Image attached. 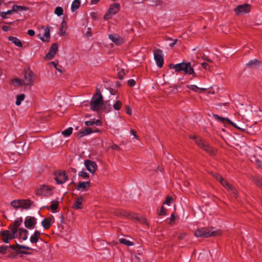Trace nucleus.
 I'll return each mask as SVG.
<instances>
[{
	"label": "nucleus",
	"instance_id": "nucleus-1",
	"mask_svg": "<svg viewBox=\"0 0 262 262\" xmlns=\"http://www.w3.org/2000/svg\"><path fill=\"white\" fill-rule=\"evenodd\" d=\"M168 67L170 69H174L176 72H181L183 71L185 74L192 75L193 78L197 76L193 68L191 67V63L189 62H182L176 64L170 63Z\"/></svg>",
	"mask_w": 262,
	"mask_h": 262
},
{
	"label": "nucleus",
	"instance_id": "nucleus-2",
	"mask_svg": "<svg viewBox=\"0 0 262 262\" xmlns=\"http://www.w3.org/2000/svg\"><path fill=\"white\" fill-rule=\"evenodd\" d=\"M103 104V96L100 91L97 89L96 93L94 94L90 101L91 109L95 112H98L102 108Z\"/></svg>",
	"mask_w": 262,
	"mask_h": 262
},
{
	"label": "nucleus",
	"instance_id": "nucleus-3",
	"mask_svg": "<svg viewBox=\"0 0 262 262\" xmlns=\"http://www.w3.org/2000/svg\"><path fill=\"white\" fill-rule=\"evenodd\" d=\"M222 234L220 230L211 231L208 228L204 227L198 229L194 232V235L198 237H208L210 236H217Z\"/></svg>",
	"mask_w": 262,
	"mask_h": 262
},
{
	"label": "nucleus",
	"instance_id": "nucleus-4",
	"mask_svg": "<svg viewBox=\"0 0 262 262\" xmlns=\"http://www.w3.org/2000/svg\"><path fill=\"white\" fill-rule=\"evenodd\" d=\"M197 145L210 155H214L216 152L215 148L212 147L210 144L202 138H198L195 141Z\"/></svg>",
	"mask_w": 262,
	"mask_h": 262
},
{
	"label": "nucleus",
	"instance_id": "nucleus-5",
	"mask_svg": "<svg viewBox=\"0 0 262 262\" xmlns=\"http://www.w3.org/2000/svg\"><path fill=\"white\" fill-rule=\"evenodd\" d=\"M120 9V5L115 3L110 6L108 9L104 16L105 20H108L112 18L113 15L116 14Z\"/></svg>",
	"mask_w": 262,
	"mask_h": 262
},
{
	"label": "nucleus",
	"instance_id": "nucleus-6",
	"mask_svg": "<svg viewBox=\"0 0 262 262\" xmlns=\"http://www.w3.org/2000/svg\"><path fill=\"white\" fill-rule=\"evenodd\" d=\"M9 247L11 248V249L13 250L14 252L17 255L18 254L30 255L31 254L29 252L21 250V249H25L27 250H32L31 248L26 246L20 245L16 243L15 245H9Z\"/></svg>",
	"mask_w": 262,
	"mask_h": 262
},
{
	"label": "nucleus",
	"instance_id": "nucleus-7",
	"mask_svg": "<svg viewBox=\"0 0 262 262\" xmlns=\"http://www.w3.org/2000/svg\"><path fill=\"white\" fill-rule=\"evenodd\" d=\"M54 180L58 184H62L68 180V176L66 171L55 170L54 172Z\"/></svg>",
	"mask_w": 262,
	"mask_h": 262
},
{
	"label": "nucleus",
	"instance_id": "nucleus-8",
	"mask_svg": "<svg viewBox=\"0 0 262 262\" xmlns=\"http://www.w3.org/2000/svg\"><path fill=\"white\" fill-rule=\"evenodd\" d=\"M34 73L29 68L25 70L24 79L23 80V85H32L33 84Z\"/></svg>",
	"mask_w": 262,
	"mask_h": 262
},
{
	"label": "nucleus",
	"instance_id": "nucleus-9",
	"mask_svg": "<svg viewBox=\"0 0 262 262\" xmlns=\"http://www.w3.org/2000/svg\"><path fill=\"white\" fill-rule=\"evenodd\" d=\"M251 9V5L248 4L238 5L235 9L236 15L248 13Z\"/></svg>",
	"mask_w": 262,
	"mask_h": 262
},
{
	"label": "nucleus",
	"instance_id": "nucleus-10",
	"mask_svg": "<svg viewBox=\"0 0 262 262\" xmlns=\"http://www.w3.org/2000/svg\"><path fill=\"white\" fill-rule=\"evenodd\" d=\"M54 188V187L50 186L48 185H42L40 186V188L37 189L35 190V194L37 195H45L47 196L49 195V192L51 191Z\"/></svg>",
	"mask_w": 262,
	"mask_h": 262
},
{
	"label": "nucleus",
	"instance_id": "nucleus-11",
	"mask_svg": "<svg viewBox=\"0 0 262 262\" xmlns=\"http://www.w3.org/2000/svg\"><path fill=\"white\" fill-rule=\"evenodd\" d=\"M115 215L118 217H124L125 218L132 219L134 218V213L128 212L125 210L121 209H115L114 211Z\"/></svg>",
	"mask_w": 262,
	"mask_h": 262
},
{
	"label": "nucleus",
	"instance_id": "nucleus-12",
	"mask_svg": "<svg viewBox=\"0 0 262 262\" xmlns=\"http://www.w3.org/2000/svg\"><path fill=\"white\" fill-rule=\"evenodd\" d=\"M154 59L156 64L159 68H162L164 64L163 57L162 54V51L159 49H157L154 52Z\"/></svg>",
	"mask_w": 262,
	"mask_h": 262
},
{
	"label": "nucleus",
	"instance_id": "nucleus-13",
	"mask_svg": "<svg viewBox=\"0 0 262 262\" xmlns=\"http://www.w3.org/2000/svg\"><path fill=\"white\" fill-rule=\"evenodd\" d=\"M58 51V44L53 43L50 49L49 52L46 54L45 59L46 60L52 59Z\"/></svg>",
	"mask_w": 262,
	"mask_h": 262
},
{
	"label": "nucleus",
	"instance_id": "nucleus-14",
	"mask_svg": "<svg viewBox=\"0 0 262 262\" xmlns=\"http://www.w3.org/2000/svg\"><path fill=\"white\" fill-rule=\"evenodd\" d=\"M1 239L6 243H9V241L12 239L15 238L13 235L10 233L9 230H5L0 232Z\"/></svg>",
	"mask_w": 262,
	"mask_h": 262
},
{
	"label": "nucleus",
	"instance_id": "nucleus-15",
	"mask_svg": "<svg viewBox=\"0 0 262 262\" xmlns=\"http://www.w3.org/2000/svg\"><path fill=\"white\" fill-rule=\"evenodd\" d=\"M84 165L86 169L92 173H94L97 169L96 163L90 160L84 161Z\"/></svg>",
	"mask_w": 262,
	"mask_h": 262
},
{
	"label": "nucleus",
	"instance_id": "nucleus-16",
	"mask_svg": "<svg viewBox=\"0 0 262 262\" xmlns=\"http://www.w3.org/2000/svg\"><path fill=\"white\" fill-rule=\"evenodd\" d=\"M24 223L26 228L28 229H32L36 224V220L34 217L27 216Z\"/></svg>",
	"mask_w": 262,
	"mask_h": 262
},
{
	"label": "nucleus",
	"instance_id": "nucleus-17",
	"mask_svg": "<svg viewBox=\"0 0 262 262\" xmlns=\"http://www.w3.org/2000/svg\"><path fill=\"white\" fill-rule=\"evenodd\" d=\"M110 39L117 45H119L123 42V39L119 35L117 34H110L109 35Z\"/></svg>",
	"mask_w": 262,
	"mask_h": 262
},
{
	"label": "nucleus",
	"instance_id": "nucleus-18",
	"mask_svg": "<svg viewBox=\"0 0 262 262\" xmlns=\"http://www.w3.org/2000/svg\"><path fill=\"white\" fill-rule=\"evenodd\" d=\"M52 220V219L50 217H46L42 220L41 225L45 229H49L50 228L53 224Z\"/></svg>",
	"mask_w": 262,
	"mask_h": 262
},
{
	"label": "nucleus",
	"instance_id": "nucleus-19",
	"mask_svg": "<svg viewBox=\"0 0 262 262\" xmlns=\"http://www.w3.org/2000/svg\"><path fill=\"white\" fill-rule=\"evenodd\" d=\"M18 236L17 237L25 241L28 238V231L27 230L23 228L19 229Z\"/></svg>",
	"mask_w": 262,
	"mask_h": 262
},
{
	"label": "nucleus",
	"instance_id": "nucleus-20",
	"mask_svg": "<svg viewBox=\"0 0 262 262\" xmlns=\"http://www.w3.org/2000/svg\"><path fill=\"white\" fill-rule=\"evenodd\" d=\"M83 199L82 196H80L75 201L73 208L75 209H80L83 208L82 206Z\"/></svg>",
	"mask_w": 262,
	"mask_h": 262
},
{
	"label": "nucleus",
	"instance_id": "nucleus-21",
	"mask_svg": "<svg viewBox=\"0 0 262 262\" xmlns=\"http://www.w3.org/2000/svg\"><path fill=\"white\" fill-rule=\"evenodd\" d=\"M40 232L36 230L34 234L30 237V242L32 244H36L38 241L39 238H40Z\"/></svg>",
	"mask_w": 262,
	"mask_h": 262
},
{
	"label": "nucleus",
	"instance_id": "nucleus-22",
	"mask_svg": "<svg viewBox=\"0 0 262 262\" xmlns=\"http://www.w3.org/2000/svg\"><path fill=\"white\" fill-rule=\"evenodd\" d=\"M93 130L91 127H88L84 130L80 131L79 133L77 135V137L78 138H81L83 136L88 135L91 133H92Z\"/></svg>",
	"mask_w": 262,
	"mask_h": 262
},
{
	"label": "nucleus",
	"instance_id": "nucleus-23",
	"mask_svg": "<svg viewBox=\"0 0 262 262\" xmlns=\"http://www.w3.org/2000/svg\"><path fill=\"white\" fill-rule=\"evenodd\" d=\"M252 181L254 184L262 190V179L257 176H252Z\"/></svg>",
	"mask_w": 262,
	"mask_h": 262
},
{
	"label": "nucleus",
	"instance_id": "nucleus-24",
	"mask_svg": "<svg viewBox=\"0 0 262 262\" xmlns=\"http://www.w3.org/2000/svg\"><path fill=\"white\" fill-rule=\"evenodd\" d=\"M260 64V61L259 60L254 59L253 60H250L248 63L246 64V66L249 68H253L259 66Z\"/></svg>",
	"mask_w": 262,
	"mask_h": 262
},
{
	"label": "nucleus",
	"instance_id": "nucleus-25",
	"mask_svg": "<svg viewBox=\"0 0 262 262\" xmlns=\"http://www.w3.org/2000/svg\"><path fill=\"white\" fill-rule=\"evenodd\" d=\"M40 39L43 41H49L50 38V29L49 27H47L45 29V32L43 34V37H40Z\"/></svg>",
	"mask_w": 262,
	"mask_h": 262
},
{
	"label": "nucleus",
	"instance_id": "nucleus-26",
	"mask_svg": "<svg viewBox=\"0 0 262 262\" xmlns=\"http://www.w3.org/2000/svg\"><path fill=\"white\" fill-rule=\"evenodd\" d=\"M8 39L9 40L13 42L16 46L18 47H22V43L17 37L13 36H9Z\"/></svg>",
	"mask_w": 262,
	"mask_h": 262
},
{
	"label": "nucleus",
	"instance_id": "nucleus-27",
	"mask_svg": "<svg viewBox=\"0 0 262 262\" xmlns=\"http://www.w3.org/2000/svg\"><path fill=\"white\" fill-rule=\"evenodd\" d=\"M21 207L25 209L29 208L31 205L33 203L32 201L30 200H21Z\"/></svg>",
	"mask_w": 262,
	"mask_h": 262
},
{
	"label": "nucleus",
	"instance_id": "nucleus-28",
	"mask_svg": "<svg viewBox=\"0 0 262 262\" xmlns=\"http://www.w3.org/2000/svg\"><path fill=\"white\" fill-rule=\"evenodd\" d=\"M81 2L80 0H74L71 6L72 12H74L80 7Z\"/></svg>",
	"mask_w": 262,
	"mask_h": 262
},
{
	"label": "nucleus",
	"instance_id": "nucleus-29",
	"mask_svg": "<svg viewBox=\"0 0 262 262\" xmlns=\"http://www.w3.org/2000/svg\"><path fill=\"white\" fill-rule=\"evenodd\" d=\"M9 230L10 231V233L12 234V235H13L15 238L17 237V233L18 231H19V229L12 224L9 226Z\"/></svg>",
	"mask_w": 262,
	"mask_h": 262
},
{
	"label": "nucleus",
	"instance_id": "nucleus-30",
	"mask_svg": "<svg viewBox=\"0 0 262 262\" xmlns=\"http://www.w3.org/2000/svg\"><path fill=\"white\" fill-rule=\"evenodd\" d=\"M67 27V23L64 20H62L60 27V31L61 32V36L64 35L66 34Z\"/></svg>",
	"mask_w": 262,
	"mask_h": 262
},
{
	"label": "nucleus",
	"instance_id": "nucleus-31",
	"mask_svg": "<svg viewBox=\"0 0 262 262\" xmlns=\"http://www.w3.org/2000/svg\"><path fill=\"white\" fill-rule=\"evenodd\" d=\"M11 248L9 246L2 245L0 246V254H6L10 252Z\"/></svg>",
	"mask_w": 262,
	"mask_h": 262
},
{
	"label": "nucleus",
	"instance_id": "nucleus-32",
	"mask_svg": "<svg viewBox=\"0 0 262 262\" xmlns=\"http://www.w3.org/2000/svg\"><path fill=\"white\" fill-rule=\"evenodd\" d=\"M11 83L14 85L15 86H19L23 85V80L19 78H16L13 79L11 80Z\"/></svg>",
	"mask_w": 262,
	"mask_h": 262
},
{
	"label": "nucleus",
	"instance_id": "nucleus-33",
	"mask_svg": "<svg viewBox=\"0 0 262 262\" xmlns=\"http://www.w3.org/2000/svg\"><path fill=\"white\" fill-rule=\"evenodd\" d=\"M51 203V205L48 209H51L53 212H56L58 208L59 203L58 201H52Z\"/></svg>",
	"mask_w": 262,
	"mask_h": 262
},
{
	"label": "nucleus",
	"instance_id": "nucleus-34",
	"mask_svg": "<svg viewBox=\"0 0 262 262\" xmlns=\"http://www.w3.org/2000/svg\"><path fill=\"white\" fill-rule=\"evenodd\" d=\"M213 117L215 119L223 123H225V122L228 123V121H229V119L228 118L221 117L216 114H213Z\"/></svg>",
	"mask_w": 262,
	"mask_h": 262
},
{
	"label": "nucleus",
	"instance_id": "nucleus-35",
	"mask_svg": "<svg viewBox=\"0 0 262 262\" xmlns=\"http://www.w3.org/2000/svg\"><path fill=\"white\" fill-rule=\"evenodd\" d=\"M87 188L85 182L80 181L78 184L76 186V188L78 190H84Z\"/></svg>",
	"mask_w": 262,
	"mask_h": 262
},
{
	"label": "nucleus",
	"instance_id": "nucleus-36",
	"mask_svg": "<svg viewBox=\"0 0 262 262\" xmlns=\"http://www.w3.org/2000/svg\"><path fill=\"white\" fill-rule=\"evenodd\" d=\"M73 132V128L72 127H70L68 128L63 130L61 132V134L65 137L70 136Z\"/></svg>",
	"mask_w": 262,
	"mask_h": 262
},
{
	"label": "nucleus",
	"instance_id": "nucleus-37",
	"mask_svg": "<svg viewBox=\"0 0 262 262\" xmlns=\"http://www.w3.org/2000/svg\"><path fill=\"white\" fill-rule=\"evenodd\" d=\"M25 97V95L24 94L17 95V98H16V101L15 102V104L17 105H19L21 104V101L24 100Z\"/></svg>",
	"mask_w": 262,
	"mask_h": 262
},
{
	"label": "nucleus",
	"instance_id": "nucleus-38",
	"mask_svg": "<svg viewBox=\"0 0 262 262\" xmlns=\"http://www.w3.org/2000/svg\"><path fill=\"white\" fill-rule=\"evenodd\" d=\"M187 88L195 92H198L199 90H200L202 91L205 90V89L199 88L195 85H187Z\"/></svg>",
	"mask_w": 262,
	"mask_h": 262
},
{
	"label": "nucleus",
	"instance_id": "nucleus-39",
	"mask_svg": "<svg viewBox=\"0 0 262 262\" xmlns=\"http://www.w3.org/2000/svg\"><path fill=\"white\" fill-rule=\"evenodd\" d=\"M21 204H22L21 203L20 200H14V201H12V202H11V205L14 208H17L19 207H21Z\"/></svg>",
	"mask_w": 262,
	"mask_h": 262
},
{
	"label": "nucleus",
	"instance_id": "nucleus-40",
	"mask_svg": "<svg viewBox=\"0 0 262 262\" xmlns=\"http://www.w3.org/2000/svg\"><path fill=\"white\" fill-rule=\"evenodd\" d=\"M119 242L120 243L128 246H133L134 245L133 242H130L125 238H120L119 239Z\"/></svg>",
	"mask_w": 262,
	"mask_h": 262
},
{
	"label": "nucleus",
	"instance_id": "nucleus-41",
	"mask_svg": "<svg viewBox=\"0 0 262 262\" xmlns=\"http://www.w3.org/2000/svg\"><path fill=\"white\" fill-rule=\"evenodd\" d=\"M63 10L61 7H57L55 8L54 13L57 16H61L63 14Z\"/></svg>",
	"mask_w": 262,
	"mask_h": 262
},
{
	"label": "nucleus",
	"instance_id": "nucleus-42",
	"mask_svg": "<svg viewBox=\"0 0 262 262\" xmlns=\"http://www.w3.org/2000/svg\"><path fill=\"white\" fill-rule=\"evenodd\" d=\"M122 106V102L120 100H117L116 103L113 105V107L115 110L119 111L121 109Z\"/></svg>",
	"mask_w": 262,
	"mask_h": 262
},
{
	"label": "nucleus",
	"instance_id": "nucleus-43",
	"mask_svg": "<svg viewBox=\"0 0 262 262\" xmlns=\"http://www.w3.org/2000/svg\"><path fill=\"white\" fill-rule=\"evenodd\" d=\"M135 215L136 214L134 213V218H133V219H136V220L141 222L142 224H146L147 225H148V222L146 218H144L143 217H136V216H135Z\"/></svg>",
	"mask_w": 262,
	"mask_h": 262
},
{
	"label": "nucleus",
	"instance_id": "nucleus-44",
	"mask_svg": "<svg viewBox=\"0 0 262 262\" xmlns=\"http://www.w3.org/2000/svg\"><path fill=\"white\" fill-rule=\"evenodd\" d=\"M22 222L23 219L20 217L19 219L15 220L13 223H12V224L18 229V227L20 226Z\"/></svg>",
	"mask_w": 262,
	"mask_h": 262
},
{
	"label": "nucleus",
	"instance_id": "nucleus-45",
	"mask_svg": "<svg viewBox=\"0 0 262 262\" xmlns=\"http://www.w3.org/2000/svg\"><path fill=\"white\" fill-rule=\"evenodd\" d=\"M15 9H17V11L18 10L20 11H28L29 10V8L26 6H18L15 5Z\"/></svg>",
	"mask_w": 262,
	"mask_h": 262
},
{
	"label": "nucleus",
	"instance_id": "nucleus-46",
	"mask_svg": "<svg viewBox=\"0 0 262 262\" xmlns=\"http://www.w3.org/2000/svg\"><path fill=\"white\" fill-rule=\"evenodd\" d=\"M78 176L83 179L88 178L89 177L88 173L84 171H80L78 173Z\"/></svg>",
	"mask_w": 262,
	"mask_h": 262
},
{
	"label": "nucleus",
	"instance_id": "nucleus-47",
	"mask_svg": "<svg viewBox=\"0 0 262 262\" xmlns=\"http://www.w3.org/2000/svg\"><path fill=\"white\" fill-rule=\"evenodd\" d=\"M211 173L213 176V177L215 178V179L219 181V182H220L221 181V179L223 178L219 173L213 172H211Z\"/></svg>",
	"mask_w": 262,
	"mask_h": 262
},
{
	"label": "nucleus",
	"instance_id": "nucleus-48",
	"mask_svg": "<svg viewBox=\"0 0 262 262\" xmlns=\"http://www.w3.org/2000/svg\"><path fill=\"white\" fill-rule=\"evenodd\" d=\"M125 75L124 70L122 69L120 71H119L118 73V78L120 80H122L123 79V77Z\"/></svg>",
	"mask_w": 262,
	"mask_h": 262
},
{
	"label": "nucleus",
	"instance_id": "nucleus-49",
	"mask_svg": "<svg viewBox=\"0 0 262 262\" xmlns=\"http://www.w3.org/2000/svg\"><path fill=\"white\" fill-rule=\"evenodd\" d=\"M229 191H231L234 194V196L235 198L237 197V191L233 186L229 190Z\"/></svg>",
	"mask_w": 262,
	"mask_h": 262
},
{
	"label": "nucleus",
	"instance_id": "nucleus-50",
	"mask_svg": "<svg viewBox=\"0 0 262 262\" xmlns=\"http://www.w3.org/2000/svg\"><path fill=\"white\" fill-rule=\"evenodd\" d=\"M172 199L171 197L167 196L166 198V199H165V201L164 202L163 204H166V205H169L172 201Z\"/></svg>",
	"mask_w": 262,
	"mask_h": 262
},
{
	"label": "nucleus",
	"instance_id": "nucleus-51",
	"mask_svg": "<svg viewBox=\"0 0 262 262\" xmlns=\"http://www.w3.org/2000/svg\"><path fill=\"white\" fill-rule=\"evenodd\" d=\"M166 209L164 208V206H162L160 209V211L159 213V215H166Z\"/></svg>",
	"mask_w": 262,
	"mask_h": 262
},
{
	"label": "nucleus",
	"instance_id": "nucleus-52",
	"mask_svg": "<svg viewBox=\"0 0 262 262\" xmlns=\"http://www.w3.org/2000/svg\"><path fill=\"white\" fill-rule=\"evenodd\" d=\"M125 113L128 115H131L132 114V110L129 105L125 106Z\"/></svg>",
	"mask_w": 262,
	"mask_h": 262
},
{
	"label": "nucleus",
	"instance_id": "nucleus-53",
	"mask_svg": "<svg viewBox=\"0 0 262 262\" xmlns=\"http://www.w3.org/2000/svg\"><path fill=\"white\" fill-rule=\"evenodd\" d=\"M128 85L132 87L136 84V81L134 79H129L127 81Z\"/></svg>",
	"mask_w": 262,
	"mask_h": 262
},
{
	"label": "nucleus",
	"instance_id": "nucleus-54",
	"mask_svg": "<svg viewBox=\"0 0 262 262\" xmlns=\"http://www.w3.org/2000/svg\"><path fill=\"white\" fill-rule=\"evenodd\" d=\"M17 255L15 253V252L13 251V252H9V254L7 256V257L8 258H15L16 257Z\"/></svg>",
	"mask_w": 262,
	"mask_h": 262
},
{
	"label": "nucleus",
	"instance_id": "nucleus-55",
	"mask_svg": "<svg viewBox=\"0 0 262 262\" xmlns=\"http://www.w3.org/2000/svg\"><path fill=\"white\" fill-rule=\"evenodd\" d=\"M186 236V233L185 232L183 233H180L178 234V237L179 239H184L185 236Z\"/></svg>",
	"mask_w": 262,
	"mask_h": 262
},
{
	"label": "nucleus",
	"instance_id": "nucleus-56",
	"mask_svg": "<svg viewBox=\"0 0 262 262\" xmlns=\"http://www.w3.org/2000/svg\"><path fill=\"white\" fill-rule=\"evenodd\" d=\"M8 14H11L12 13L17 12V9H15V5H13L12 7V9L9 10H8L7 11Z\"/></svg>",
	"mask_w": 262,
	"mask_h": 262
},
{
	"label": "nucleus",
	"instance_id": "nucleus-57",
	"mask_svg": "<svg viewBox=\"0 0 262 262\" xmlns=\"http://www.w3.org/2000/svg\"><path fill=\"white\" fill-rule=\"evenodd\" d=\"M86 126H92L94 125V120L85 121L84 122Z\"/></svg>",
	"mask_w": 262,
	"mask_h": 262
},
{
	"label": "nucleus",
	"instance_id": "nucleus-58",
	"mask_svg": "<svg viewBox=\"0 0 262 262\" xmlns=\"http://www.w3.org/2000/svg\"><path fill=\"white\" fill-rule=\"evenodd\" d=\"M220 183L223 186H224V187H226V185H227V184H228V182L225 180L224 178H223L222 179H221V181L220 182Z\"/></svg>",
	"mask_w": 262,
	"mask_h": 262
},
{
	"label": "nucleus",
	"instance_id": "nucleus-59",
	"mask_svg": "<svg viewBox=\"0 0 262 262\" xmlns=\"http://www.w3.org/2000/svg\"><path fill=\"white\" fill-rule=\"evenodd\" d=\"M2 29L4 31L7 32L9 30H10L11 29V27L8 26H2Z\"/></svg>",
	"mask_w": 262,
	"mask_h": 262
},
{
	"label": "nucleus",
	"instance_id": "nucleus-60",
	"mask_svg": "<svg viewBox=\"0 0 262 262\" xmlns=\"http://www.w3.org/2000/svg\"><path fill=\"white\" fill-rule=\"evenodd\" d=\"M7 15H8L7 12H2L0 13V16L3 19H6L7 18Z\"/></svg>",
	"mask_w": 262,
	"mask_h": 262
},
{
	"label": "nucleus",
	"instance_id": "nucleus-61",
	"mask_svg": "<svg viewBox=\"0 0 262 262\" xmlns=\"http://www.w3.org/2000/svg\"><path fill=\"white\" fill-rule=\"evenodd\" d=\"M201 65L202 67L205 70H208L209 69V66L206 62H203L201 63Z\"/></svg>",
	"mask_w": 262,
	"mask_h": 262
},
{
	"label": "nucleus",
	"instance_id": "nucleus-62",
	"mask_svg": "<svg viewBox=\"0 0 262 262\" xmlns=\"http://www.w3.org/2000/svg\"><path fill=\"white\" fill-rule=\"evenodd\" d=\"M256 165L259 168H260L262 169V161L260 160H256L255 161Z\"/></svg>",
	"mask_w": 262,
	"mask_h": 262
},
{
	"label": "nucleus",
	"instance_id": "nucleus-63",
	"mask_svg": "<svg viewBox=\"0 0 262 262\" xmlns=\"http://www.w3.org/2000/svg\"><path fill=\"white\" fill-rule=\"evenodd\" d=\"M94 125L97 126H100L102 125V122L100 120H97L95 121V119H94Z\"/></svg>",
	"mask_w": 262,
	"mask_h": 262
},
{
	"label": "nucleus",
	"instance_id": "nucleus-64",
	"mask_svg": "<svg viewBox=\"0 0 262 262\" xmlns=\"http://www.w3.org/2000/svg\"><path fill=\"white\" fill-rule=\"evenodd\" d=\"M28 34L30 36H33L35 35V31L33 30H29L28 31Z\"/></svg>",
	"mask_w": 262,
	"mask_h": 262
}]
</instances>
